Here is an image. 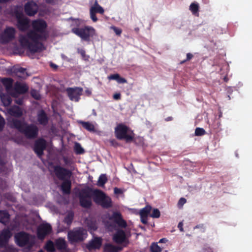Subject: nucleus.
I'll return each mask as SVG.
<instances>
[{"label":"nucleus","instance_id":"nucleus-1","mask_svg":"<svg viewBox=\"0 0 252 252\" xmlns=\"http://www.w3.org/2000/svg\"><path fill=\"white\" fill-rule=\"evenodd\" d=\"M32 30L27 34H21L19 42L23 47H26L32 53L40 52L44 47L41 42L46 40L49 36L47 25L45 21L37 19L32 21Z\"/></svg>","mask_w":252,"mask_h":252},{"label":"nucleus","instance_id":"nucleus-2","mask_svg":"<svg viewBox=\"0 0 252 252\" xmlns=\"http://www.w3.org/2000/svg\"><path fill=\"white\" fill-rule=\"evenodd\" d=\"M77 196L80 205L85 209L92 207V198L96 204L103 208L109 209L113 205L111 198L99 189H93L89 187L81 189L77 192Z\"/></svg>","mask_w":252,"mask_h":252},{"label":"nucleus","instance_id":"nucleus-3","mask_svg":"<svg viewBox=\"0 0 252 252\" xmlns=\"http://www.w3.org/2000/svg\"><path fill=\"white\" fill-rule=\"evenodd\" d=\"M108 219L110 221L105 223L106 228L110 232L116 230L112 236L113 241L117 244L127 243L128 238L126 232L123 230L127 226V224L122 214L118 211L114 212Z\"/></svg>","mask_w":252,"mask_h":252},{"label":"nucleus","instance_id":"nucleus-4","mask_svg":"<svg viewBox=\"0 0 252 252\" xmlns=\"http://www.w3.org/2000/svg\"><path fill=\"white\" fill-rule=\"evenodd\" d=\"M9 122L11 126L18 129L29 138H34L37 135L38 128L33 125H27L24 121L16 119H12Z\"/></svg>","mask_w":252,"mask_h":252},{"label":"nucleus","instance_id":"nucleus-5","mask_svg":"<svg viewBox=\"0 0 252 252\" xmlns=\"http://www.w3.org/2000/svg\"><path fill=\"white\" fill-rule=\"evenodd\" d=\"M15 242L21 247H25V251H29L35 244V237L24 232H20L15 235Z\"/></svg>","mask_w":252,"mask_h":252},{"label":"nucleus","instance_id":"nucleus-6","mask_svg":"<svg viewBox=\"0 0 252 252\" xmlns=\"http://www.w3.org/2000/svg\"><path fill=\"white\" fill-rule=\"evenodd\" d=\"M71 32L79 37L82 40L86 42L90 41L91 38L95 35V30L93 27L88 26L73 28Z\"/></svg>","mask_w":252,"mask_h":252},{"label":"nucleus","instance_id":"nucleus-7","mask_svg":"<svg viewBox=\"0 0 252 252\" xmlns=\"http://www.w3.org/2000/svg\"><path fill=\"white\" fill-rule=\"evenodd\" d=\"M116 137L119 140H125L126 142L132 141L134 138V133L129 127L123 124H119L115 128Z\"/></svg>","mask_w":252,"mask_h":252},{"label":"nucleus","instance_id":"nucleus-8","mask_svg":"<svg viewBox=\"0 0 252 252\" xmlns=\"http://www.w3.org/2000/svg\"><path fill=\"white\" fill-rule=\"evenodd\" d=\"M17 19V26L19 30L25 31L30 27L29 20L25 17L23 13V8L21 7H17L15 11Z\"/></svg>","mask_w":252,"mask_h":252},{"label":"nucleus","instance_id":"nucleus-9","mask_svg":"<svg viewBox=\"0 0 252 252\" xmlns=\"http://www.w3.org/2000/svg\"><path fill=\"white\" fill-rule=\"evenodd\" d=\"M86 231L82 227H79L68 233V238L71 243L83 241L87 237Z\"/></svg>","mask_w":252,"mask_h":252},{"label":"nucleus","instance_id":"nucleus-10","mask_svg":"<svg viewBox=\"0 0 252 252\" xmlns=\"http://www.w3.org/2000/svg\"><path fill=\"white\" fill-rule=\"evenodd\" d=\"M65 91L69 99L75 102H78L80 96L82 94L83 89L81 87H75L74 88H67Z\"/></svg>","mask_w":252,"mask_h":252},{"label":"nucleus","instance_id":"nucleus-11","mask_svg":"<svg viewBox=\"0 0 252 252\" xmlns=\"http://www.w3.org/2000/svg\"><path fill=\"white\" fill-rule=\"evenodd\" d=\"M15 30L12 27H7L0 34V42L3 44L7 43L15 38Z\"/></svg>","mask_w":252,"mask_h":252},{"label":"nucleus","instance_id":"nucleus-12","mask_svg":"<svg viewBox=\"0 0 252 252\" xmlns=\"http://www.w3.org/2000/svg\"><path fill=\"white\" fill-rule=\"evenodd\" d=\"M48 169L50 172H54L56 177L62 181L60 188L61 190L63 191V169L61 166L52 162H49Z\"/></svg>","mask_w":252,"mask_h":252},{"label":"nucleus","instance_id":"nucleus-13","mask_svg":"<svg viewBox=\"0 0 252 252\" xmlns=\"http://www.w3.org/2000/svg\"><path fill=\"white\" fill-rule=\"evenodd\" d=\"M44 248L49 252H54L56 249L62 252L63 249V239L61 238L56 240L55 244L51 241H48L44 246Z\"/></svg>","mask_w":252,"mask_h":252},{"label":"nucleus","instance_id":"nucleus-14","mask_svg":"<svg viewBox=\"0 0 252 252\" xmlns=\"http://www.w3.org/2000/svg\"><path fill=\"white\" fill-rule=\"evenodd\" d=\"M72 176V171L64 168V194H68L70 193L71 188L70 178Z\"/></svg>","mask_w":252,"mask_h":252},{"label":"nucleus","instance_id":"nucleus-15","mask_svg":"<svg viewBox=\"0 0 252 252\" xmlns=\"http://www.w3.org/2000/svg\"><path fill=\"white\" fill-rule=\"evenodd\" d=\"M104 12V10L103 7L98 3L97 1H95L94 3L90 9V18L94 22H96L98 20L96 14H103Z\"/></svg>","mask_w":252,"mask_h":252},{"label":"nucleus","instance_id":"nucleus-16","mask_svg":"<svg viewBox=\"0 0 252 252\" xmlns=\"http://www.w3.org/2000/svg\"><path fill=\"white\" fill-rule=\"evenodd\" d=\"M52 230L51 226L47 223L42 224L39 225L37 229L38 237L40 239H43Z\"/></svg>","mask_w":252,"mask_h":252},{"label":"nucleus","instance_id":"nucleus-17","mask_svg":"<svg viewBox=\"0 0 252 252\" xmlns=\"http://www.w3.org/2000/svg\"><path fill=\"white\" fill-rule=\"evenodd\" d=\"M38 6L34 1H29L25 6V11L26 14L30 16L36 13Z\"/></svg>","mask_w":252,"mask_h":252},{"label":"nucleus","instance_id":"nucleus-18","mask_svg":"<svg viewBox=\"0 0 252 252\" xmlns=\"http://www.w3.org/2000/svg\"><path fill=\"white\" fill-rule=\"evenodd\" d=\"M46 146V141L43 139H39L35 142L34 150L38 157L42 155Z\"/></svg>","mask_w":252,"mask_h":252},{"label":"nucleus","instance_id":"nucleus-19","mask_svg":"<svg viewBox=\"0 0 252 252\" xmlns=\"http://www.w3.org/2000/svg\"><path fill=\"white\" fill-rule=\"evenodd\" d=\"M28 87L25 83L17 82L14 85L13 93L15 91V94L12 96L16 97L20 94H24L27 92Z\"/></svg>","mask_w":252,"mask_h":252},{"label":"nucleus","instance_id":"nucleus-20","mask_svg":"<svg viewBox=\"0 0 252 252\" xmlns=\"http://www.w3.org/2000/svg\"><path fill=\"white\" fill-rule=\"evenodd\" d=\"M12 235L8 229L3 230L0 234V248L5 247Z\"/></svg>","mask_w":252,"mask_h":252},{"label":"nucleus","instance_id":"nucleus-21","mask_svg":"<svg viewBox=\"0 0 252 252\" xmlns=\"http://www.w3.org/2000/svg\"><path fill=\"white\" fill-rule=\"evenodd\" d=\"M102 240L101 238L95 237L89 242L87 245L86 247L90 251L99 249L102 245Z\"/></svg>","mask_w":252,"mask_h":252},{"label":"nucleus","instance_id":"nucleus-22","mask_svg":"<svg viewBox=\"0 0 252 252\" xmlns=\"http://www.w3.org/2000/svg\"><path fill=\"white\" fill-rule=\"evenodd\" d=\"M2 82L5 88L7 93L10 95L15 94V91L13 93L14 88L12 87L13 80L10 78H4L2 80Z\"/></svg>","mask_w":252,"mask_h":252},{"label":"nucleus","instance_id":"nucleus-23","mask_svg":"<svg viewBox=\"0 0 252 252\" xmlns=\"http://www.w3.org/2000/svg\"><path fill=\"white\" fill-rule=\"evenodd\" d=\"M85 223L89 230L95 231L97 229V224L94 219L87 218L85 220Z\"/></svg>","mask_w":252,"mask_h":252},{"label":"nucleus","instance_id":"nucleus-24","mask_svg":"<svg viewBox=\"0 0 252 252\" xmlns=\"http://www.w3.org/2000/svg\"><path fill=\"white\" fill-rule=\"evenodd\" d=\"M13 76H17L20 79H25L28 76L26 69L19 67L15 68L13 72Z\"/></svg>","mask_w":252,"mask_h":252},{"label":"nucleus","instance_id":"nucleus-25","mask_svg":"<svg viewBox=\"0 0 252 252\" xmlns=\"http://www.w3.org/2000/svg\"><path fill=\"white\" fill-rule=\"evenodd\" d=\"M123 248L120 246L113 245L111 244H106L103 247L104 252H120Z\"/></svg>","mask_w":252,"mask_h":252},{"label":"nucleus","instance_id":"nucleus-26","mask_svg":"<svg viewBox=\"0 0 252 252\" xmlns=\"http://www.w3.org/2000/svg\"><path fill=\"white\" fill-rule=\"evenodd\" d=\"M78 124L81 125L82 126L90 132H95V127L94 125L89 122H84L83 121H78Z\"/></svg>","mask_w":252,"mask_h":252},{"label":"nucleus","instance_id":"nucleus-27","mask_svg":"<svg viewBox=\"0 0 252 252\" xmlns=\"http://www.w3.org/2000/svg\"><path fill=\"white\" fill-rule=\"evenodd\" d=\"M8 112L10 115L16 117H20L23 114L21 109L16 106H13L9 108Z\"/></svg>","mask_w":252,"mask_h":252},{"label":"nucleus","instance_id":"nucleus-28","mask_svg":"<svg viewBox=\"0 0 252 252\" xmlns=\"http://www.w3.org/2000/svg\"><path fill=\"white\" fill-rule=\"evenodd\" d=\"M107 78L109 80H116L119 83H126L127 82L125 78L121 77L118 73L111 74L108 76Z\"/></svg>","mask_w":252,"mask_h":252},{"label":"nucleus","instance_id":"nucleus-29","mask_svg":"<svg viewBox=\"0 0 252 252\" xmlns=\"http://www.w3.org/2000/svg\"><path fill=\"white\" fill-rule=\"evenodd\" d=\"M38 121L39 123L43 125H45L48 122V118L42 110L40 111L38 113Z\"/></svg>","mask_w":252,"mask_h":252},{"label":"nucleus","instance_id":"nucleus-30","mask_svg":"<svg viewBox=\"0 0 252 252\" xmlns=\"http://www.w3.org/2000/svg\"><path fill=\"white\" fill-rule=\"evenodd\" d=\"M152 207L147 205L144 208L141 209L139 212L140 218L147 217L152 210Z\"/></svg>","mask_w":252,"mask_h":252},{"label":"nucleus","instance_id":"nucleus-31","mask_svg":"<svg viewBox=\"0 0 252 252\" xmlns=\"http://www.w3.org/2000/svg\"><path fill=\"white\" fill-rule=\"evenodd\" d=\"M9 215L6 211H0V222L6 225L8 222Z\"/></svg>","mask_w":252,"mask_h":252},{"label":"nucleus","instance_id":"nucleus-32","mask_svg":"<svg viewBox=\"0 0 252 252\" xmlns=\"http://www.w3.org/2000/svg\"><path fill=\"white\" fill-rule=\"evenodd\" d=\"M199 4L197 2H192L189 6V10L191 11L193 15L195 16H199Z\"/></svg>","mask_w":252,"mask_h":252},{"label":"nucleus","instance_id":"nucleus-33","mask_svg":"<svg viewBox=\"0 0 252 252\" xmlns=\"http://www.w3.org/2000/svg\"><path fill=\"white\" fill-rule=\"evenodd\" d=\"M0 97L4 106H8L11 104L12 100L9 95L1 94Z\"/></svg>","mask_w":252,"mask_h":252},{"label":"nucleus","instance_id":"nucleus-34","mask_svg":"<svg viewBox=\"0 0 252 252\" xmlns=\"http://www.w3.org/2000/svg\"><path fill=\"white\" fill-rule=\"evenodd\" d=\"M74 151L77 155H82L85 153L84 149L82 147L81 144L75 142L74 146Z\"/></svg>","mask_w":252,"mask_h":252},{"label":"nucleus","instance_id":"nucleus-35","mask_svg":"<svg viewBox=\"0 0 252 252\" xmlns=\"http://www.w3.org/2000/svg\"><path fill=\"white\" fill-rule=\"evenodd\" d=\"M74 218V213L72 211L68 212L67 216L64 218V223L69 225L72 222Z\"/></svg>","mask_w":252,"mask_h":252},{"label":"nucleus","instance_id":"nucleus-36","mask_svg":"<svg viewBox=\"0 0 252 252\" xmlns=\"http://www.w3.org/2000/svg\"><path fill=\"white\" fill-rule=\"evenodd\" d=\"M107 181V178L105 175L101 174L98 180L97 185L100 187H103Z\"/></svg>","mask_w":252,"mask_h":252},{"label":"nucleus","instance_id":"nucleus-37","mask_svg":"<svg viewBox=\"0 0 252 252\" xmlns=\"http://www.w3.org/2000/svg\"><path fill=\"white\" fill-rule=\"evenodd\" d=\"M151 252H161L162 249L158 246L157 243H153L150 246Z\"/></svg>","mask_w":252,"mask_h":252},{"label":"nucleus","instance_id":"nucleus-38","mask_svg":"<svg viewBox=\"0 0 252 252\" xmlns=\"http://www.w3.org/2000/svg\"><path fill=\"white\" fill-rule=\"evenodd\" d=\"M77 52L80 54L83 60L86 61H88L90 58V56L86 55V52L83 49H78Z\"/></svg>","mask_w":252,"mask_h":252},{"label":"nucleus","instance_id":"nucleus-39","mask_svg":"<svg viewBox=\"0 0 252 252\" xmlns=\"http://www.w3.org/2000/svg\"><path fill=\"white\" fill-rule=\"evenodd\" d=\"M160 213L158 209H154L151 214H150V216L153 218H158L160 217Z\"/></svg>","mask_w":252,"mask_h":252},{"label":"nucleus","instance_id":"nucleus-40","mask_svg":"<svg viewBox=\"0 0 252 252\" xmlns=\"http://www.w3.org/2000/svg\"><path fill=\"white\" fill-rule=\"evenodd\" d=\"M205 133V130L200 127H197L195 130V134L196 136H202Z\"/></svg>","mask_w":252,"mask_h":252},{"label":"nucleus","instance_id":"nucleus-41","mask_svg":"<svg viewBox=\"0 0 252 252\" xmlns=\"http://www.w3.org/2000/svg\"><path fill=\"white\" fill-rule=\"evenodd\" d=\"M32 96L36 99H39L40 98V95L38 92L35 90H33L31 92Z\"/></svg>","mask_w":252,"mask_h":252},{"label":"nucleus","instance_id":"nucleus-42","mask_svg":"<svg viewBox=\"0 0 252 252\" xmlns=\"http://www.w3.org/2000/svg\"><path fill=\"white\" fill-rule=\"evenodd\" d=\"M199 229L202 232H205L206 227L203 223H200L193 227V229Z\"/></svg>","mask_w":252,"mask_h":252},{"label":"nucleus","instance_id":"nucleus-43","mask_svg":"<svg viewBox=\"0 0 252 252\" xmlns=\"http://www.w3.org/2000/svg\"><path fill=\"white\" fill-rule=\"evenodd\" d=\"M72 164V160L67 157H64V165L70 166Z\"/></svg>","mask_w":252,"mask_h":252},{"label":"nucleus","instance_id":"nucleus-44","mask_svg":"<svg viewBox=\"0 0 252 252\" xmlns=\"http://www.w3.org/2000/svg\"><path fill=\"white\" fill-rule=\"evenodd\" d=\"M187 200L185 198L182 197L181 198L178 203V205L179 207H182V206L186 203Z\"/></svg>","mask_w":252,"mask_h":252},{"label":"nucleus","instance_id":"nucleus-45","mask_svg":"<svg viewBox=\"0 0 252 252\" xmlns=\"http://www.w3.org/2000/svg\"><path fill=\"white\" fill-rule=\"evenodd\" d=\"M193 56L192 54L189 53L187 54V59L184 61H182L181 62V64H183L187 61H189L192 58Z\"/></svg>","mask_w":252,"mask_h":252},{"label":"nucleus","instance_id":"nucleus-46","mask_svg":"<svg viewBox=\"0 0 252 252\" xmlns=\"http://www.w3.org/2000/svg\"><path fill=\"white\" fill-rule=\"evenodd\" d=\"M65 20L67 21H69L71 20V22H72V25H76V26H78L79 24V22L78 19H73L71 18L70 19H67Z\"/></svg>","mask_w":252,"mask_h":252},{"label":"nucleus","instance_id":"nucleus-47","mask_svg":"<svg viewBox=\"0 0 252 252\" xmlns=\"http://www.w3.org/2000/svg\"><path fill=\"white\" fill-rule=\"evenodd\" d=\"M112 29L113 30L115 33L118 35H120L122 31L121 29L118 28L115 26L112 27Z\"/></svg>","mask_w":252,"mask_h":252},{"label":"nucleus","instance_id":"nucleus-48","mask_svg":"<svg viewBox=\"0 0 252 252\" xmlns=\"http://www.w3.org/2000/svg\"><path fill=\"white\" fill-rule=\"evenodd\" d=\"M5 124V121L4 119L0 115V130H2L4 125Z\"/></svg>","mask_w":252,"mask_h":252},{"label":"nucleus","instance_id":"nucleus-49","mask_svg":"<svg viewBox=\"0 0 252 252\" xmlns=\"http://www.w3.org/2000/svg\"><path fill=\"white\" fill-rule=\"evenodd\" d=\"M114 192L116 194H120L123 193V191L121 189L116 187L114 188Z\"/></svg>","mask_w":252,"mask_h":252},{"label":"nucleus","instance_id":"nucleus-50","mask_svg":"<svg viewBox=\"0 0 252 252\" xmlns=\"http://www.w3.org/2000/svg\"><path fill=\"white\" fill-rule=\"evenodd\" d=\"M178 227L180 231L181 232L184 231V228H183V223L182 222H180L178 223Z\"/></svg>","mask_w":252,"mask_h":252},{"label":"nucleus","instance_id":"nucleus-51","mask_svg":"<svg viewBox=\"0 0 252 252\" xmlns=\"http://www.w3.org/2000/svg\"><path fill=\"white\" fill-rule=\"evenodd\" d=\"M113 98L116 100H119L121 98V94L119 93L115 94L113 95Z\"/></svg>","mask_w":252,"mask_h":252},{"label":"nucleus","instance_id":"nucleus-52","mask_svg":"<svg viewBox=\"0 0 252 252\" xmlns=\"http://www.w3.org/2000/svg\"><path fill=\"white\" fill-rule=\"evenodd\" d=\"M141 219V221L143 223V224H147V222H148V221H147V217H142V218H140Z\"/></svg>","mask_w":252,"mask_h":252},{"label":"nucleus","instance_id":"nucleus-53","mask_svg":"<svg viewBox=\"0 0 252 252\" xmlns=\"http://www.w3.org/2000/svg\"><path fill=\"white\" fill-rule=\"evenodd\" d=\"M167 242V240L165 238H161L159 240L158 243H165Z\"/></svg>","mask_w":252,"mask_h":252},{"label":"nucleus","instance_id":"nucleus-54","mask_svg":"<svg viewBox=\"0 0 252 252\" xmlns=\"http://www.w3.org/2000/svg\"><path fill=\"white\" fill-rule=\"evenodd\" d=\"M50 66L55 70L57 69L58 68V66L56 64L52 63H50Z\"/></svg>","mask_w":252,"mask_h":252},{"label":"nucleus","instance_id":"nucleus-55","mask_svg":"<svg viewBox=\"0 0 252 252\" xmlns=\"http://www.w3.org/2000/svg\"><path fill=\"white\" fill-rule=\"evenodd\" d=\"M15 102H16V103H17L19 104H21L22 102V100L21 99H16L15 100Z\"/></svg>","mask_w":252,"mask_h":252},{"label":"nucleus","instance_id":"nucleus-56","mask_svg":"<svg viewBox=\"0 0 252 252\" xmlns=\"http://www.w3.org/2000/svg\"><path fill=\"white\" fill-rule=\"evenodd\" d=\"M111 143L112 145H114L115 144V143H116L117 142L115 140H112L111 141Z\"/></svg>","mask_w":252,"mask_h":252},{"label":"nucleus","instance_id":"nucleus-57","mask_svg":"<svg viewBox=\"0 0 252 252\" xmlns=\"http://www.w3.org/2000/svg\"><path fill=\"white\" fill-rule=\"evenodd\" d=\"M135 31H136L137 32H138L139 31V28H135Z\"/></svg>","mask_w":252,"mask_h":252},{"label":"nucleus","instance_id":"nucleus-58","mask_svg":"<svg viewBox=\"0 0 252 252\" xmlns=\"http://www.w3.org/2000/svg\"><path fill=\"white\" fill-rule=\"evenodd\" d=\"M224 80L225 81H227V78L226 77H224Z\"/></svg>","mask_w":252,"mask_h":252},{"label":"nucleus","instance_id":"nucleus-59","mask_svg":"<svg viewBox=\"0 0 252 252\" xmlns=\"http://www.w3.org/2000/svg\"><path fill=\"white\" fill-rule=\"evenodd\" d=\"M38 252H44V251L42 250L39 251Z\"/></svg>","mask_w":252,"mask_h":252}]
</instances>
